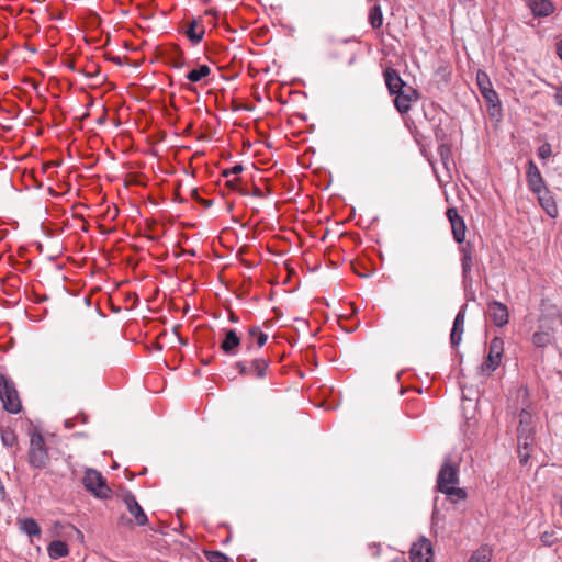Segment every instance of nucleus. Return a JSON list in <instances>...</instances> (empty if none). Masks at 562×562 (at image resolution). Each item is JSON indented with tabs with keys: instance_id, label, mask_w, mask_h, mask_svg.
Masks as SVG:
<instances>
[{
	"instance_id": "nucleus-1",
	"label": "nucleus",
	"mask_w": 562,
	"mask_h": 562,
	"mask_svg": "<svg viewBox=\"0 0 562 562\" xmlns=\"http://www.w3.org/2000/svg\"><path fill=\"white\" fill-rule=\"evenodd\" d=\"M247 355L248 357L237 360L234 363V368L244 378L266 379L270 371V359L268 357L254 356L252 353Z\"/></svg>"
},
{
	"instance_id": "nucleus-2",
	"label": "nucleus",
	"mask_w": 562,
	"mask_h": 562,
	"mask_svg": "<svg viewBox=\"0 0 562 562\" xmlns=\"http://www.w3.org/2000/svg\"><path fill=\"white\" fill-rule=\"evenodd\" d=\"M50 458L43 435L32 429L30 431V447L27 450V463L34 470H43L49 464Z\"/></svg>"
},
{
	"instance_id": "nucleus-3",
	"label": "nucleus",
	"mask_w": 562,
	"mask_h": 562,
	"mask_svg": "<svg viewBox=\"0 0 562 562\" xmlns=\"http://www.w3.org/2000/svg\"><path fill=\"white\" fill-rule=\"evenodd\" d=\"M0 400L3 408L10 414H18L21 408V401L14 382L7 375L0 373Z\"/></svg>"
},
{
	"instance_id": "nucleus-4",
	"label": "nucleus",
	"mask_w": 562,
	"mask_h": 562,
	"mask_svg": "<svg viewBox=\"0 0 562 562\" xmlns=\"http://www.w3.org/2000/svg\"><path fill=\"white\" fill-rule=\"evenodd\" d=\"M82 484L87 491L100 499L110 498L112 495L111 488L106 484V480L101 472L94 469H87L82 479Z\"/></svg>"
},
{
	"instance_id": "nucleus-5",
	"label": "nucleus",
	"mask_w": 562,
	"mask_h": 562,
	"mask_svg": "<svg viewBox=\"0 0 562 562\" xmlns=\"http://www.w3.org/2000/svg\"><path fill=\"white\" fill-rule=\"evenodd\" d=\"M459 483V467L446 459L437 475V490L441 493Z\"/></svg>"
},
{
	"instance_id": "nucleus-6",
	"label": "nucleus",
	"mask_w": 562,
	"mask_h": 562,
	"mask_svg": "<svg viewBox=\"0 0 562 562\" xmlns=\"http://www.w3.org/2000/svg\"><path fill=\"white\" fill-rule=\"evenodd\" d=\"M503 351H504L503 339L499 337H494L490 342L488 352H487L485 360L481 364V370L483 372H488V373L495 371L501 363Z\"/></svg>"
},
{
	"instance_id": "nucleus-7",
	"label": "nucleus",
	"mask_w": 562,
	"mask_h": 562,
	"mask_svg": "<svg viewBox=\"0 0 562 562\" xmlns=\"http://www.w3.org/2000/svg\"><path fill=\"white\" fill-rule=\"evenodd\" d=\"M461 254V268H462V283L464 286H470L472 284V269L474 266V245L470 241L465 243V245L459 248Z\"/></svg>"
},
{
	"instance_id": "nucleus-8",
	"label": "nucleus",
	"mask_w": 562,
	"mask_h": 562,
	"mask_svg": "<svg viewBox=\"0 0 562 562\" xmlns=\"http://www.w3.org/2000/svg\"><path fill=\"white\" fill-rule=\"evenodd\" d=\"M221 336L220 350L226 356H236L241 347V337L236 329L223 328Z\"/></svg>"
},
{
	"instance_id": "nucleus-9",
	"label": "nucleus",
	"mask_w": 562,
	"mask_h": 562,
	"mask_svg": "<svg viewBox=\"0 0 562 562\" xmlns=\"http://www.w3.org/2000/svg\"><path fill=\"white\" fill-rule=\"evenodd\" d=\"M394 95V106L402 115L407 114L411 111L412 103L416 102L420 98V93L418 92V90H416L412 86H408L407 88L401 90Z\"/></svg>"
},
{
	"instance_id": "nucleus-10",
	"label": "nucleus",
	"mask_w": 562,
	"mask_h": 562,
	"mask_svg": "<svg viewBox=\"0 0 562 562\" xmlns=\"http://www.w3.org/2000/svg\"><path fill=\"white\" fill-rule=\"evenodd\" d=\"M526 181L528 189L533 194H540L542 190L548 188L539 168L531 159L527 162L526 166Z\"/></svg>"
},
{
	"instance_id": "nucleus-11",
	"label": "nucleus",
	"mask_w": 562,
	"mask_h": 562,
	"mask_svg": "<svg viewBox=\"0 0 562 562\" xmlns=\"http://www.w3.org/2000/svg\"><path fill=\"white\" fill-rule=\"evenodd\" d=\"M447 218L451 226L453 239L458 244H463L465 240L467 226L462 216L459 215L456 207H449L446 212Z\"/></svg>"
},
{
	"instance_id": "nucleus-12",
	"label": "nucleus",
	"mask_w": 562,
	"mask_h": 562,
	"mask_svg": "<svg viewBox=\"0 0 562 562\" xmlns=\"http://www.w3.org/2000/svg\"><path fill=\"white\" fill-rule=\"evenodd\" d=\"M247 334L248 336L245 339L246 353H254L262 348L268 340V334L263 333L257 325L250 326Z\"/></svg>"
},
{
	"instance_id": "nucleus-13",
	"label": "nucleus",
	"mask_w": 562,
	"mask_h": 562,
	"mask_svg": "<svg viewBox=\"0 0 562 562\" xmlns=\"http://www.w3.org/2000/svg\"><path fill=\"white\" fill-rule=\"evenodd\" d=\"M409 554L412 562H431L432 546L430 540L422 537L412 546Z\"/></svg>"
},
{
	"instance_id": "nucleus-14",
	"label": "nucleus",
	"mask_w": 562,
	"mask_h": 562,
	"mask_svg": "<svg viewBox=\"0 0 562 562\" xmlns=\"http://www.w3.org/2000/svg\"><path fill=\"white\" fill-rule=\"evenodd\" d=\"M123 502L127 507L130 514L134 517L137 526H146L148 522V517L144 512L143 507L137 502L135 495L127 491L123 495Z\"/></svg>"
},
{
	"instance_id": "nucleus-15",
	"label": "nucleus",
	"mask_w": 562,
	"mask_h": 562,
	"mask_svg": "<svg viewBox=\"0 0 562 562\" xmlns=\"http://www.w3.org/2000/svg\"><path fill=\"white\" fill-rule=\"evenodd\" d=\"M487 316L497 327H504L509 321L507 306L498 301H492L487 304Z\"/></svg>"
},
{
	"instance_id": "nucleus-16",
	"label": "nucleus",
	"mask_w": 562,
	"mask_h": 562,
	"mask_svg": "<svg viewBox=\"0 0 562 562\" xmlns=\"http://www.w3.org/2000/svg\"><path fill=\"white\" fill-rule=\"evenodd\" d=\"M383 78L391 95L408 87V85L401 78L398 71L393 67H386L384 69Z\"/></svg>"
},
{
	"instance_id": "nucleus-17",
	"label": "nucleus",
	"mask_w": 562,
	"mask_h": 562,
	"mask_svg": "<svg viewBox=\"0 0 562 562\" xmlns=\"http://www.w3.org/2000/svg\"><path fill=\"white\" fill-rule=\"evenodd\" d=\"M465 310H467V305H462L454 317L451 334H450V344H451L452 348H457L462 340V334L464 331V322H465Z\"/></svg>"
},
{
	"instance_id": "nucleus-18",
	"label": "nucleus",
	"mask_w": 562,
	"mask_h": 562,
	"mask_svg": "<svg viewBox=\"0 0 562 562\" xmlns=\"http://www.w3.org/2000/svg\"><path fill=\"white\" fill-rule=\"evenodd\" d=\"M528 7L536 18H547L555 10L551 0H529Z\"/></svg>"
},
{
	"instance_id": "nucleus-19",
	"label": "nucleus",
	"mask_w": 562,
	"mask_h": 562,
	"mask_svg": "<svg viewBox=\"0 0 562 562\" xmlns=\"http://www.w3.org/2000/svg\"><path fill=\"white\" fill-rule=\"evenodd\" d=\"M16 525H18L19 530L30 538L40 537L42 533V529H41L38 522L34 518H30V517L18 518Z\"/></svg>"
},
{
	"instance_id": "nucleus-20",
	"label": "nucleus",
	"mask_w": 562,
	"mask_h": 562,
	"mask_svg": "<svg viewBox=\"0 0 562 562\" xmlns=\"http://www.w3.org/2000/svg\"><path fill=\"white\" fill-rule=\"evenodd\" d=\"M486 105L488 113L492 117L501 116L502 113V103L498 97V93L493 89L485 91L482 94Z\"/></svg>"
},
{
	"instance_id": "nucleus-21",
	"label": "nucleus",
	"mask_w": 562,
	"mask_h": 562,
	"mask_svg": "<svg viewBox=\"0 0 562 562\" xmlns=\"http://www.w3.org/2000/svg\"><path fill=\"white\" fill-rule=\"evenodd\" d=\"M539 201V204L544 210V212L551 216L555 217L558 214V206L557 203L549 190V188L541 191L540 194H536Z\"/></svg>"
},
{
	"instance_id": "nucleus-22",
	"label": "nucleus",
	"mask_w": 562,
	"mask_h": 562,
	"mask_svg": "<svg viewBox=\"0 0 562 562\" xmlns=\"http://www.w3.org/2000/svg\"><path fill=\"white\" fill-rule=\"evenodd\" d=\"M48 557L53 560L65 558L69 554V549L66 542L61 540H54L47 547Z\"/></svg>"
},
{
	"instance_id": "nucleus-23",
	"label": "nucleus",
	"mask_w": 562,
	"mask_h": 562,
	"mask_svg": "<svg viewBox=\"0 0 562 562\" xmlns=\"http://www.w3.org/2000/svg\"><path fill=\"white\" fill-rule=\"evenodd\" d=\"M184 33L193 44H199L203 40L205 31L203 25H199L195 20H192L188 23Z\"/></svg>"
},
{
	"instance_id": "nucleus-24",
	"label": "nucleus",
	"mask_w": 562,
	"mask_h": 562,
	"mask_svg": "<svg viewBox=\"0 0 562 562\" xmlns=\"http://www.w3.org/2000/svg\"><path fill=\"white\" fill-rule=\"evenodd\" d=\"M211 74V68L207 65H200L198 68H194L186 74V79L190 82H199L203 78L207 77Z\"/></svg>"
},
{
	"instance_id": "nucleus-25",
	"label": "nucleus",
	"mask_w": 562,
	"mask_h": 562,
	"mask_svg": "<svg viewBox=\"0 0 562 562\" xmlns=\"http://www.w3.org/2000/svg\"><path fill=\"white\" fill-rule=\"evenodd\" d=\"M491 558L492 549L488 546H481L471 554L469 562H490Z\"/></svg>"
},
{
	"instance_id": "nucleus-26",
	"label": "nucleus",
	"mask_w": 562,
	"mask_h": 562,
	"mask_svg": "<svg viewBox=\"0 0 562 562\" xmlns=\"http://www.w3.org/2000/svg\"><path fill=\"white\" fill-rule=\"evenodd\" d=\"M0 436L3 446L12 448L18 445V436L15 431L10 427H1Z\"/></svg>"
},
{
	"instance_id": "nucleus-27",
	"label": "nucleus",
	"mask_w": 562,
	"mask_h": 562,
	"mask_svg": "<svg viewBox=\"0 0 562 562\" xmlns=\"http://www.w3.org/2000/svg\"><path fill=\"white\" fill-rule=\"evenodd\" d=\"M369 23L372 29L378 30L382 26L383 14L380 4L373 5L369 11Z\"/></svg>"
},
{
	"instance_id": "nucleus-28",
	"label": "nucleus",
	"mask_w": 562,
	"mask_h": 562,
	"mask_svg": "<svg viewBox=\"0 0 562 562\" xmlns=\"http://www.w3.org/2000/svg\"><path fill=\"white\" fill-rule=\"evenodd\" d=\"M532 344L537 348H546L552 342V335L549 331H536L531 337Z\"/></svg>"
},
{
	"instance_id": "nucleus-29",
	"label": "nucleus",
	"mask_w": 562,
	"mask_h": 562,
	"mask_svg": "<svg viewBox=\"0 0 562 562\" xmlns=\"http://www.w3.org/2000/svg\"><path fill=\"white\" fill-rule=\"evenodd\" d=\"M476 85L481 92V94L485 93V91H488L493 89L492 81L490 79V76L484 70H477L476 72Z\"/></svg>"
},
{
	"instance_id": "nucleus-30",
	"label": "nucleus",
	"mask_w": 562,
	"mask_h": 562,
	"mask_svg": "<svg viewBox=\"0 0 562 562\" xmlns=\"http://www.w3.org/2000/svg\"><path fill=\"white\" fill-rule=\"evenodd\" d=\"M438 154L440 156L442 165L448 168L452 156V146L449 143H440L438 146Z\"/></svg>"
},
{
	"instance_id": "nucleus-31",
	"label": "nucleus",
	"mask_w": 562,
	"mask_h": 562,
	"mask_svg": "<svg viewBox=\"0 0 562 562\" xmlns=\"http://www.w3.org/2000/svg\"><path fill=\"white\" fill-rule=\"evenodd\" d=\"M442 494L447 495L448 498L453 502V503H457L459 501H463L467 498V492L464 488H461V487H457L456 485L450 487V488H446V491L441 492Z\"/></svg>"
},
{
	"instance_id": "nucleus-32",
	"label": "nucleus",
	"mask_w": 562,
	"mask_h": 562,
	"mask_svg": "<svg viewBox=\"0 0 562 562\" xmlns=\"http://www.w3.org/2000/svg\"><path fill=\"white\" fill-rule=\"evenodd\" d=\"M533 438L530 434H525L524 429H518V449L531 450Z\"/></svg>"
},
{
	"instance_id": "nucleus-33",
	"label": "nucleus",
	"mask_w": 562,
	"mask_h": 562,
	"mask_svg": "<svg viewBox=\"0 0 562 562\" xmlns=\"http://www.w3.org/2000/svg\"><path fill=\"white\" fill-rule=\"evenodd\" d=\"M204 555L209 562H229V558L221 551H204Z\"/></svg>"
},
{
	"instance_id": "nucleus-34",
	"label": "nucleus",
	"mask_w": 562,
	"mask_h": 562,
	"mask_svg": "<svg viewBox=\"0 0 562 562\" xmlns=\"http://www.w3.org/2000/svg\"><path fill=\"white\" fill-rule=\"evenodd\" d=\"M434 125V134H435V137L438 142L440 143H447L446 139H447V133L446 131L441 127V120L438 119V122L432 124Z\"/></svg>"
},
{
	"instance_id": "nucleus-35",
	"label": "nucleus",
	"mask_w": 562,
	"mask_h": 562,
	"mask_svg": "<svg viewBox=\"0 0 562 562\" xmlns=\"http://www.w3.org/2000/svg\"><path fill=\"white\" fill-rule=\"evenodd\" d=\"M552 155V147H551V144L549 143H543L539 148H538V157L540 159H547L549 158L550 156Z\"/></svg>"
},
{
	"instance_id": "nucleus-36",
	"label": "nucleus",
	"mask_w": 562,
	"mask_h": 562,
	"mask_svg": "<svg viewBox=\"0 0 562 562\" xmlns=\"http://www.w3.org/2000/svg\"><path fill=\"white\" fill-rule=\"evenodd\" d=\"M243 170H244L243 165L237 164V165H235V166H234V167H232V168L224 169V170L222 171V176H223V177H225V178H228V177H231L232 175H239Z\"/></svg>"
},
{
	"instance_id": "nucleus-37",
	"label": "nucleus",
	"mask_w": 562,
	"mask_h": 562,
	"mask_svg": "<svg viewBox=\"0 0 562 562\" xmlns=\"http://www.w3.org/2000/svg\"><path fill=\"white\" fill-rule=\"evenodd\" d=\"M541 541L546 544V546H552L555 541H557V538L554 537V532H543L540 537Z\"/></svg>"
},
{
	"instance_id": "nucleus-38",
	"label": "nucleus",
	"mask_w": 562,
	"mask_h": 562,
	"mask_svg": "<svg viewBox=\"0 0 562 562\" xmlns=\"http://www.w3.org/2000/svg\"><path fill=\"white\" fill-rule=\"evenodd\" d=\"M171 65L173 68H183L186 66V60L182 56V52L177 53V56L172 59Z\"/></svg>"
},
{
	"instance_id": "nucleus-39",
	"label": "nucleus",
	"mask_w": 562,
	"mask_h": 562,
	"mask_svg": "<svg viewBox=\"0 0 562 562\" xmlns=\"http://www.w3.org/2000/svg\"><path fill=\"white\" fill-rule=\"evenodd\" d=\"M437 112V108L432 104L431 105V111H428V110H425L424 111V115L425 117L431 123V124H435L438 122V120L436 119V115L435 113Z\"/></svg>"
},
{
	"instance_id": "nucleus-40",
	"label": "nucleus",
	"mask_w": 562,
	"mask_h": 562,
	"mask_svg": "<svg viewBox=\"0 0 562 562\" xmlns=\"http://www.w3.org/2000/svg\"><path fill=\"white\" fill-rule=\"evenodd\" d=\"M518 458H519V463L521 465H526L530 458V450L518 449Z\"/></svg>"
},
{
	"instance_id": "nucleus-41",
	"label": "nucleus",
	"mask_w": 562,
	"mask_h": 562,
	"mask_svg": "<svg viewBox=\"0 0 562 562\" xmlns=\"http://www.w3.org/2000/svg\"><path fill=\"white\" fill-rule=\"evenodd\" d=\"M554 101L557 105L562 106V85L555 88Z\"/></svg>"
},
{
	"instance_id": "nucleus-42",
	"label": "nucleus",
	"mask_w": 562,
	"mask_h": 562,
	"mask_svg": "<svg viewBox=\"0 0 562 562\" xmlns=\"http://www.w3.org/2000/svg\"><path fill=\"white\" fill-rule=\"evenodd\" d=\"M240 179L239 178H235L233 180H227L226 184L227 187H229L232 190H236V186H237V182H239Z\"/></svg>"
},
{
	"instance_id": "nucleus-43",
	"label": "nucleus",
	"mask_w": 562,
	"mask_h": 562,
	"mask_svg": "<svg viewBox=\"0 0 562 562\" xmlns=\"http://www.w3.org/2000/svg\"><path fill=\"white\" fill-rule=\"evenodd\" d=\"M71 529L75 531V533L77 535L78 539H81V540L83 539V533L79 529H77L74 526H71Z\"/></svg>"
},
{
	"instance_id": "nucleus-44",
	"label": "nucleus",
	"mask_w": 562,
	"mask_h": 562,
	"mask_svg": "<svg viewBox=\"0 0 562 562\" xmlns=\"http://www.w3.org/2000/svg\"><path fill=\"white\" fill-rule=\"evenodd\" d=\"M557 52H558L559 57L562 60V41L559 42Z\"/></svg>"
},
{
	"instance_id": "nucleus-45",
	"label": "nucleus",
	"mask_w": 562,
	"mask_h": 562,
	"mask_svg": "<svg viewBox=\"0 0 562 562\" xmlns=\"http://www.w3.org/2000/svg\"><path fill=\"white\" fill-rule=\"evenodd\" d=\"M229 321L233 322V323H237L238 322V317L234 313H231L229 314Z\"/></svg>"
},
{
	"instance_id": "nucleus-46",
	"label": "nucleus",
	"mask_w": 562,
	"mask_h": 562,
	"mask_svg": "<svg viewBox=\"0 0 562 562\" xmlns=\"http://www.w3.org/2000/svg\"><path fill=\"white\" fill-rule=\"evenodd\" d=\"M256 196H261V190L259 188H256L255 193Z\"/></svg>"
},
{
	"instance_id": "nucleus-47",
	"label": "nucleus",
	"mask_w": 562,
	"mask_h": 562,
	"mask_svg": "<svg viewBox=\"0 0 562 562\" xmlns=\"http://www.w3.org/2000/svg\"><path fill=\"white\" fill-rule=\"evenodd\" d=\"M65 426H66L67 428H71V427H72V423H71V420L67 419V420L65 422Z\"/></svg>"
},
{
	"instance_id": "nucleus-48",
	"label": "nucleus",
	"mask_w": 562,
	"mask_h": 562,
	"mask_svg": "<svg viewBox=\"0 0 562 562\" xmlns=\"http://www.w3.org/2000/svg\"><path fill=\"white\" fill-rule=\"evenodd\" d=\"M186 252H187L188 255H190V256H195V251H194L193 249H192V250H187Z\"/></svg>"
},
{
	"instance_id": "nucleus-49",
	"label": "nucleus",
	"mask_w": 562,
	"mask_h": 562,
	"mask_svg": "<svg viewBox=\"0 0 562 562\" xmlns=\"http://www.w3.org/2000/svg\"><path fill=\"white\" fill-rule=\"evenodd\" d=\"M559 506H560L561 514H562V497L559 498Z\"/></svg>"
},
{
	"instance_id": "nucleus-50",
	"label": "nucleus",
	"mask_w": 562,
	"mask_h": 562,
	"mask_svg": "<svg viewBox=\"0 0 562 562\" xmlns=\"http://www.w3.org/2000/svg\"><path fill=\"white\" fill-rule=\"evenodd\" d=\"M392 562H406L405 559H396V560H393Z\"/></svg>"
},
{
	"instance_id": "nucleus-51",
	"label": "nucleus",
	"mask_w": 562,
	"mask_h": 562,
	"mask_svg": "<svg viewBox=\"0 0 562 562\" xmlns=\"http://www.w3.org/2000/svg\"><path fill=\"white\" fill-rule=\"evenodd\" d=\"M525 415H528V413H527V412H525V411H522V412L520 413V417H521V419L524 418V416H525Z\"/></svg>"
},
{
	"instance_id": "nucleus-52",
	"label": "nucleus",
	"mask_w": 562,
	"mask_h": 562,
	"mask_svg": "<svg viewBox=\"0 0 562 562\" xmlns=\"http://www.w3.org/2000/svg\"><path fill=\"white\" fill-rule=\"evenodd\" d=\"M114 63H120V58L116 57V58H113Z\"/></svg>"
}]
</instances>
